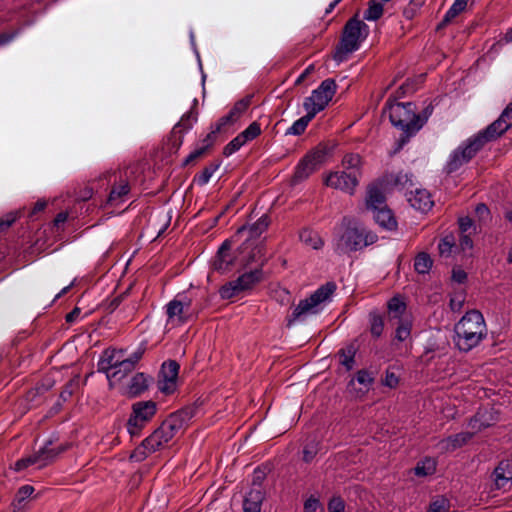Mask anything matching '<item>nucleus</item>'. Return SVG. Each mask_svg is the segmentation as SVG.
Masks as SVG:
<instances>
[{
	"label": "nucleus",
	"mask_w": 512,
	"mask_h": 512,
	"mask_svg": "<svg viewBox=\"0 0 512 512\" xmlns=\"http://www.w3.org/2000/svg\"><path fill=\"white\" fill-rule=\"evenodd\" d=\"M454 342L460 351L468 352L487 335L485 320L481 312L471 310L458 321L454 328Z\"/></svg>",
	"instance_id": "f257e3e1"
},
{
	"label": "nucleus",
	"mask_w": 512,
	"mask_h": 512,
	"mask_svg": "<svg viewBox=\"0 0 512 512\" xmlns=\"http://www.w3.org/2000/svg\"><path fill=\"white\" fill-rule=\"evenodd\" d=\"M369 32L368 25L364 20H360L357 14L351 17L342 29L340 41L332 56L333 60L337 64L347 61L349 56L360 48Z\"/></svg>",
	"instance_id": "f03ea898"
},
{
	"label": "nucleus",
	"mask_w": 512,
	"mask_h": 512,
	"mask_svg": "<svg viewBox=\"0 0 512 512\" xmlns=\"http://www.w3.org/2000/svg\"><path fill=\"white\" fill-rule=\"evenodd\" d=\"M343 233L335 243L337 254H346L364 249L377 242L378 236L353 219L344 217L341 222Z\"/></svg>",
	"instance_id": "7ed1b4c3"
},
{
	"label": "nucleus",
	"mask_w": 512,
	"mask_h": 512,
	"mask_svg": "<svg viewBox=\"0 0 512 512\" xmlns=\"http://www.w3.org/2000/svg\"><path fill=\"white\" fill-rule=\"evenodd\" d=\"M416 106L412 102L395 103L389 106V119L391 124L402 131L397 140L395 152L400 151L420 129L421 125L417 123Z\"/></svg>",
	"instance_id": "20e7f679"
},
{
	"label": "nucleus",
	"mask_w": 512,
	"mask_h": 512,
	"mask_svg": "<svg viewBox=\"0 0 512 512\" xmlns=\"http://www.w3.org/2000/svg\"><path fill=\"white\" fill-rule=\"evenodd\" d=\"M490 141L482 130L463 141L449 155L444 166L445 172L452 174L458 171L463 165L469 163L484 145Z\"/></svg>",
	"instance_id": "39448f33"
},
{
	"label": "nucleus",
	"mask_w": 512,
	"mask_h": 512,
	"mask_svg": "<svg viewBox=\"0 0 512 512\" xmlns=\"http://www.w3.org/2000/svg\"><path fill=\"white\" fill-rule=\"evenodd\" d=\"M336 284L329 281L321 285L309 297L299 301L298 305L294 307L291 315L287 318V326H292L295 322L303 321L307 316L319 312L320 305L327 301L332 294L336 291Z\"/></svg>",
	"instance_id": "423d86ee"
},
{
	"label": "nucleus",
	"mask_w": 512,
	"mask_h": 512,
	"mask_svg": "<svg viewBox=\"0 0 512 512\" xmlns=\"http://www.w3.org/2000/svg\"><path fill=\"white\" fill-rule=\"evenodd\" d=\"M57 438H50L34 454L21 458L15 462V470L21 471L29 466L35 465L42 469L56 460V458L68 448V444L56 445Z\"/></svg>",
	"instance_id": "0eeeda50"
},
{
	"label": "nucleus",
	"mask_w": 512,
	"mask_h": 512,
	"mask_svg": "<svg viewBox=\"0 0 512 512\" xmlns=\"http://www.w3.org/2000/svg\"><path fill=\"white\" fill-rule=\"evenodd\" d=\"M264 264L265 261L262 260L259 266L254 270L245 272L241 274L237 279L225 283L219 289L220 297L224 300H228L253 290L254 287L264 279Z\"/></svg>",
	"instance_id": "6e6552de"
},
{
	"label": "nucleus",
	"mask_w": 512,
	"mask_h": 512,
	"mask_svg": "<svg viewBox=\"0 0 512 512\" xmlns=\"http://www.w3.org/2000/svg\"><path fill=\"white\" fill-rule=\"evenodd\" d=\"M167 323L173 325H184L193 318H196L202 310L201 306L193 305V299L186 293L177 294L165 306Z\"/></svg>",
	"instance_id": "1a4fd4ad"
},
{
	"label": "nucleus",
	"mask_w": 512,
	"mask_h": 512,
	"mask_svg": "<svg viewBox=\"0 0 512 512\" xmlns=\"http://www.w3.org/2000/svg\"><path fill=\"white\" fill-rule=\"evenodd\" d=\"M336 89L337 84L334 79L327 78L322 81L318 88L313 90L309 97L305 98L303 106L306 112L315 117L316 114L324 110L329 101L332 100Z\"/></svg>",
	"instance_id": "9d476101"
},
{
	"label": "nucleus",
	"mask_w": 512,
	"mask_h": 512,
	"mask_svg": "<svg viewBox=\"0 0 512 512\" xmlns=\"http://www.w3.org/2000/svg\"><path fill=\"white\" fill-rule=\"evenodd\" d=\"M172 439L164 427L160 425L132 452L131 458L136 461H143L148 455L161 449Z\"/></svg>",
	"instance_id": "9b49d317"
},
{
	"label": "nucleus",
	"mask_w": 512,
	"mask_h": 512,
	"mask_svg": "<svg viewBox=\"0 0 512 512\" xmlns=\"http://www.w3.org/2000/svg\"><path fill=\"white\" fill-rule=\"evenodd\" d=\"M197 408L194 406H187L171 413L161 425L173 438L178 432L184 430L189 421L195 416Z\"/></svg>",
	"instance_id": "f8f14e48"
},
{
	"label": "nucleus",
	"mask_w": 512,
	"mask_h": 512,
	"mask_svg": "<svg viewBox=\"0 0 512 512\" xmlns=\"http://www.w3.org/2000/svg\"><path fill=\"white\" fill-rule=\"evenodd\" d=\"M322 158L323 154L320 151L306 154L296 165L291 184L297 185L307 180L317 170Z\"/></svg>",
	"instance_id": "ddd939ff"
},
{
	"label": "nucleus",
	"mask_w": 512,
	"mask_h": 512,
	"mask_svg": "<svg viewBox=\"0 0 512 512\" xmlns=\"http://www.w3.org/2000/svg\"><path fill=\"white\" fill-rule=\"evenodd\" d=\"M360 175L361 173L346 171L332 172L327 176L325 184L352 195L359 184Z\"/></svg>",
	"instance_id": "4468645a"
},
{
	"label": "nucleus",
	"mask_w": 512,
	"mask_h": 512,
	"mask_svg": "<svg viewBox=\"0 0 512 512\" xmlns=\"http://www.w3.org/2000/svg\"><path fill=\"white\" fill-rule=\"evenodd\" d=\"M512 127V101L506 106L497 120L492 122L482 131L488 140H495Z\"/></svg>",
	"instance_id": "2eb2a0df"
},
{
	"label": "nucleus",
	"mask_w": 512,
	"mask_h": 512,
	"mask_svg": "<svg viewBox=\"0 0 512 512\" xmlns=\"http://www.w3.org/2000/svg\"><path fill=\"white\" fill-rule=\"evenodd\" d=\"M113 176L114 181L107 202L111 206H118L127 200V197L131 190V185L126 174L117 175L116 173H114Z\"/></svg>",
	"instance_id": "dca6fc26"
},
{
	"label": "nucleus",
	"mask_w": 512,
	"mask_h": 512,
	"mask_svg": "<svg viewBox=\"0 0 512 512\" xmlns=\"http://www.w3.org/2000/svg\"><path fill=\"white\" fill-rule=\"evenodd\" d=\"M125 350L123 349H105L98 360L97 370L104 373L108 380H110V373L118 366V362L124 356Z\"/></svg>",
	"instance_id": "f3484780"
},
{
	"label": "nucleus",
	"mask_w": 512,
	"mask_h": 512,
	"mask_svg": "<svg viewBox=\"0 0 512 512\" xmlns=\"http://www.w3.org/2000/svg\"><path fill=\"white\" fill-rule=\"evenodd\" d=\"M493 479L497 489H508L512 486V463L501 461L494 469Z\"/></svg>",
	"instance_id": "a211bd4d"
},
{
	"label": "nucleus",
	"mask_w": 512,
	"mask_h": 512,
	"mask_svg": "<svg viewBox=\"0 0 512 512\" xmlns=\"http://www.w3.org/2000/svg\"><path fill=\"white\" fill-rule=\"evenodd\" d=\"M197 117L192 111L185 113L180 121L172 129V137L175 139L173 146L179 148L183 142L184 133L190 130Z\"/></svg>",
	"instance_id": "6ab92c4d"
},
{
	"label": "nucleus",
	"mask_w": 512,
	"mask_h": 512,
	"mask_svg": "<svg viewBox=\"0 0 512 512\" xmlns=\"http://www.w3.org/2000/svg\"><path fill=\"white\" fill-rule=\"evenodd\" d=\"M252 96L247 95L244 98L238 100L234 106L231 108L229 113L225 116H222L218 121L220 125L226 126L229 124H233L236 122L248 109L251 104Z\"/></svg>",
	"instance_id": "aec40b11"
},
{
	"label": "nucleus",
	"mask_w": 512,
	"mask_h": 512,
	"mask_svg": "<svg viewBox=\"0 0 512 512\" xmlns=\"http://www.w3.org/2000/svg\"><path fill=\"white\" fill-rule=\"evenodd\" d=\"M264 492L261 487H252L244 498V512H261Z\"/></svg>",
	"instance_id": "412c9836"
},
{
	"label": "nucleus",
	"mask_w": 512,
	"mask_h": 512,
	"mask_svg": "<svg viewBox=\"0 0 512 512\" xmlns=\"http://www.w3.org/2000/svg\"><path fill=\"white\" fill-rule=\"evenodd\" d=\"M408 201L413 208L421 212L429 211L434 204L431 194L426 189H416L408 198Z\"/></svg>",
	"instance_id": "4be33fe9"
},
{
	"label": "nucleus",
	"mask_w": 512,
	"mask_h": 512,
	"mask_svg": "<svg viewBox=\"0 0 512 512\" xmlns=\"http://www.w3.org/2000/svg\"><path fill=\"white\" fill-rule=\"evenodd\" d=\"M230 248V242L228 240H225L218 249L217 256L213 262L214 270L222 273L229 270L230 266L233 263V258L229 254Z\"/></svg>",
	"instance_id": "5701e85b"
},
{
	"label": "nucleus",
	"mask_w": 512,
	"mask_h": 512,
	"mask_svg": "<svg viewBox=\"0 0 512 512\" xmlns=\"http://www.w3.org/2000/svg\"><path fill=\"white\" fill-rule=\"evenodd\" d=\"M157 411V405L154 401H139L132 405V415L142 421L149 423Z\"/></svg>",
	"instance_id": "b1692460"
},
{
	"label": "nucleus",
	"mask_w": 512,
	"mask_h": 512,
	"mask_svg": "<svg viewBox=\"0 0 512 512\" xmlns=\"http://www.w3.org/2000/svg\"><path fill=\"white\" fill-rule=\"evenodd\" d=\"M386 206V198L382 190L376 185L370 186L366 196L367 209L374 212Z\"/></svg>",
	"instance_id": "393cba45"
},
{
	"label": "nucleus",
	"mask_w": 512,
	"mask_h": 512,
	"mask_svg": "<svg viewBox=\"0 0 512 512\" xmlns=\"http://www.w3.org/2000/svg\"><path fill=\"white\" fill-rule=\"evenodd\" d=\"M373 213V218L375 222L382 228L386 230H395L397 227V221L393 215L391 209L388 206L376 210Z\"/></svg>",
	"instance_id": "a878e982"
},
{
	"label": "nucleus",
	"mask_w": 512,
	"mask_h": 512,
	"mask_svg": "<svg viewBox=\"0 0 512 512\" xmlns=\"http://www.w3.org/2000/svg\"><path fill=\"white\" fill-rule=\"evenodd\" d=\"M494 418L490 411L479 410L469 421V426L473 430V433L482 431L485 428L490 427L493 424Z\"/></svg>",
	"instance_id": "bb28decb"
},
{
	"label": "nucleus",
	"mask_w": 512,
	"mask_h": 512,
	"mask_svg": "<svg viewBox=\"0 0 512 512\" xmlns=\"http://www.w3.org/2000/svg\"><path fill=\"white\" fill-rule=\"evenodd\" d=\"M473 436V432H460L443 439L441 445L447 451H454L465 445Z\"/></svg>",
	"instance_id": "cd10ccee"
},
{
	"label": "nucleus",
	"mask_w": 512,
	"mask_h": 512,
	"mask_svg": "<svg viewBox=\"0 0 512 512\" xmlns=\"http://www.w3.org/2000/svg\"><path fill=\"white\" fill-rule=\"evenodd\" d=\"M270 224L269 216L264 214L262 215L255 223L249 226H242L237 230L238 234H242L248 231V238H255L260 236Z\"/></svg>",
	"instance_id": "c85d7f7f"
},
{
	"label": "nucleus",
	"mask_w": 512,
	"mask_h": 512,
	"mask_svg": "<svg viewBox=\"0 0 512 512\" xmlns=\"http://www.w3.org/2000/svg\"><path fill=\"white\" fill-rule=\"evenodd\" d=\"M150 378L144 373L135 374L128 386V394L130 397H137L145 392L149 387Z\"/></svg>",
	"instance_id": "c756f323"
},
{
	"label": "nucleus",
	"mask_w": 512,
	"mask_h": 512,
	"mask_svg": "<svg viewBox=\"0 0 512 512\" xmlns=\"http://www.w3.org/2000/svg\"><path fill=\"white\" fill-rule=\"evenodd\" d=\"M387 307L389 322L391 324L403 321L402 316L406 311V304L399 297H393L390 299Z\"/></svg>",
	"instance_id": "7c9ffc66"
},
{
	"label": "nucleus",
	"mask_w": 512,
	"mask_h": 512,
	"mask_svg": "<svg viewBox=\"0 0 512 512\" xmlns=\"http://www.w3.org/2000/svg\"><path fill=\"white\" fill-rule=\"evenodd\" d=\"M357 351L358 347L354 343H350L339 350L338 354L340 358V364L344 366L347 371H350L354 368Z\"/></svg>",
	"instance_id": "2f4dec72"
},
{
	"label": "nucleus",
	"mask_w": 512,
	"mask_h": 512,
	"mask_svg": "<svg viewBox=\"0 0 512 512\" xmlns=\"http://www.w3.org/2000/svg\"><path fill=\"white\" fill-rule=\"evenodd\" d=\"M299 238L301 242L314 250L321 249L324 245L319 234L310 228H303L299 233Z\"/></svg>",
	"instance_id": "473e14b6"
},
{
	"label": "nucleus",
	"mask_w": 512,
	"mask_h": 512,
	"mask_svg": "<svg viewBox=\"0 0 512 512\" xmlns=\"http://www.w3.org/2000/svg\"><path fill=\"white\" fill-rule=\"evenodd\" d=\"M370 333L374 338H379L384 330V318L376 311L369 313Z\"/></svg>",
	"instance_id": "72a5a7b5"
},
{
	"label": "nucleus",
	"mask_w": 512,
	"mask_h": 512,
	"mask_svg": "<svg viewBox=\"0 0 512 512\" xmlns=\"http://www.w3.org/2000/svg\"><path fill=\"white\" fill-rule=\"evenodd\" d=\"M314 118L310 113L306 112V115L302 116L298 120H296L291 127H289L286 131V135H295L300 136L302 135L309 122Z\"/></svg>",
	"instance_id": "f704fd0d"
},
{
	"label": "nucleus",
	"mask_w": 512,
	"mask_h": 512,
	"mask_svg": "<svg viewBox=\"0 0 512 512\" xmlns=\"http://www.w3.org/2000/svg\"><path fill=\"white\" fill-rule=\"evenodd\" d=\"M433 265V260L430 255L425 252L419 253L415 257L414 268L415 271L419 274H427L431 270Z\"/></svg>",
	"instance_id": "c9c22d12"
},
{
	"label": "nucleus",
	"mask_w": 512,
	"mask_h": 512,
	"mask_svg": "<svg viewBox=\"0 0 512 512\" xmlns=\"http://www.w3.org/2000/svg\"><path fill=\"white\" fill-rule=\"evenodd\" d=\"M219 167V162L210 163L200 173L195 175L193 181L196 182L199 186L206 185Z\"/></svg>",
	"instance_id": "e433bc0d"
},
{
	"label": "nucleus",
	"mask_w": 512,
	"mask_h": 512,
	"mask_svg": "<svg viewBox=\"0 0 512 512\" xmlns=\"http://www.w3.org/2000/svg\"><path fill=\"white\" fill-rule=\"evenodd\" d=\"M135 367H133L124 356L118 362V366L113 370V373H110V380L120 381L124 377H126L129 373H131Z\"/></svg>",
	"instance_id": "4c0bfd02"
},
{
	"label": "nucleus",
	"mask_w": 512,
	"mask_h": 512,
	"mask_svg": "<svg viewBox=\"0 0 512 512\" xmlns=\"http://www.w3.org/2000/svg\"><path fill=\"white\" fill-rule=\"evenodd\" d=\"M436 471V462L432 458H425L417 463L414 468V473L416 476L425 477L428 475H432Z\"/></svg>",
	"instance_id": "58836bf2"
},
{
	"label": "nucleus",
	"mask_w": 512,
	"mask_h": 512,
	"mask_svg": "<svg viewBox=\"0 0 512 512\" xmlns=\"http://www.w3.org/2000/svg\"><path fill=\"white\" fill-rule=\"evenodd\" d=\"M342 165L345 170L355 173H361L360 169L362 166L361 156L357 153L346 154L342 159Z\"/></svg>",
	"instance_id": "ea45409f"
},
{
	"label": "nucleus",
	"mask_w": 512,
	"mask_h": 512,
	"mask_svg": "<svg viewBox=\"0 0 512 512\" xmlns=\"http://www.w3.org/2000/svg\"><path fill=\"white\" fill-rule=\"evenodd\" d=\"M180 366L175 360L165 361L159 372V377L169 378V379H178Z\"/></svg>",
	"instance_id": "a19ab883"
},
{
	"label": "nucleus",
	"mask_w": 512,
	"mask_h": 512,
	"mask_svg": "<svg viewBox=\"0 0 512 512\" xmlns=\"http://www.w3.org/2000/svg\"><path fill=\"white\" fill-rule=\"evenodd\" d=\"M439 253L442 257H449L457 249L456 240L453 235H446L438 244Z\"/></svg>",
	"instance_id": "79ce46f5"
},
{
	"label": "nucleus",
	"mask_w": 512,
	"mask_h": 512,
	"mask_svg": "<svg viewBox=\"0 0 512 512\" xmlns=\"http://www.w3.org/2000/svg\"><path fill=\"white\" fill-rule=\"evenodd\" d=\"M383 5L376 0L368 2V8L364 12V20L376 21L383 15Z\"/></svg>",
	"instance_id": "37998d69"
},
{
	"label": "nucleus",
	"mask_w": 512,
	"mask_h": 512,
	"mask_svg": "<svg viewBox=\"0 0 512 512\" xmlns=\"http://www.w3.org/2000/svg\"><path fill=\"white\" fill-rule=\"evenodd\" d=\"M355 380L369 391L375 381V374L368 369H360L355 374Z\"/></svg>",
	"instance_id": "c03bdc74"
},
{
	"label": "nucleus",
	"mask_w": 512,
	"mask_h": 512,
	"mask_svg": "<svg viewBox=\"0 0 512 512\" xmlns=\"http://www.w3.org/2000/svg\"><path fill=\"white\" fill-rule=\"evenodd\" d=\"M147 424V422L142 421L131 414L127 421V431L132 438L140 437L142 430Z\"/></svg>",
	"instance_id": "a18cd8bd"
},
{
	"label": "nucleus",
	"mask_w": 512,
	"mask_h": 512,
	"mask_svg": "<svg viewBox=\"0 0 512 512\" xmlns=\"http://www.w3.org/2000/svg\"><path fill=\"white\" fill-rule=\"evenodd\" d=\"M223 127L224 126L220 125L219 121L212 124L211 131L201 140V146L208 151L216 142L217 136L222 131Z\"/></svg>",
	"instance_id": "49530a36"
},
{
	"label": "nucleus",
	"mask_w": 512,
	"mask_h": 512,
	"mask_svg": "<svg viewBox=\"0 0 512 512\" xmlns=\"http://www.w3.org/2000/svg\"><path fill=\"white\" fill-rule=\"evenodd\" d=\"M392 325H397L396 331H395V338L398 341L403 342L410 336L411 324L409 321L403 320L400 322H394V323H392Z\"/></svg>",
	"instance_id": "de8ad7c7"
},
{
	"label": "nucleus",
	"mask_w": 512,
	"mask_h": 512,
	"mask_svg": "<svg viewBox=\"0 0 512 512\" xmlns=\"http://www.w3.org/2000/svg\"><path fill=\"white\" fill-rule=\"evenodd\" d=\"M79 385V376H75L70 379L64 386L63 390L60 392V399L63 402H66L70 399V397L74 394L75 390Z\"/></svg>",
	"instance_id": "09e8293b"
},
{
	"label": "nucleus",
	"mask_w": 512,
	"mask_h": 512,
	"mask_svg": "<svg viewBox=\"0 0 512 512\" xmlns=\"http://www.w3.org/2000/svg\"><path fill=\"white\" fill-rule=\"evenodd\" d=\"M157 387L160 392L170 395L174 393L177 388V380L158 376Z\"/></svg>",
	"instance_id": "8fccbe9b"
},
{
	"label": "nucleus",
	"mask_w": 512,
	"mask_h": 512,
	"mask_svg": "<svg viewBox=\"0 0 512 512\" xmlns=\"http://www.w3.org/2000/svg\"><path fill=\"white\" fill-rule=\"evenodd\" d=\"M239 134L243 139H245V143L252 141L261 134L260 124L254 121Z\"/></svg>",
	"instance_id": "3c124183"
},
{
	"label": "nucleus",
	"mask_w": 512,
	"mask_h": 512,
	"mask_svg": "<svg viewBox=\"0 0 512 512\" xmlns=\"http://www.w3.org/2000/svg\"><path fill=\"white\" fill-rule=\"evenodd\" d=\"M450 502L445 497H437L430 503L429 512H450Z\"/></svg>",
	"instance_id": "603ef678"
},
{
	"label": "nucleus",
	"mask_w": 512,
	"mask_h": 512,
	"mask_svg": "<svg viewBox=\"0 0 512 512\" xmlns=\"http://www.w3.org/2000/svg\"><path fill=\"white\" fill-rule=\"evenodd\" d=\"M245 139L238 134L235 138H233L223 149L224 156L228 157L238 151L242 146H244Z\"/></svg>",
	"instance_id": "864d4df0"
},
{
	"label": "nucleus",
	"mask_w": 512,
	"mask_h": 512,
	"mask_svg": "<svg viewBox=\"0 0 512 512\" xmlns=\"http://www.w3.org/2000/svg\"><path fill=\"white\" fill-rule=\"evenodd\" d=\"M463 10L461 7L452 4V6L445 13L442 21L437 25V30L444 28L447 24H449L455 17H457Z\"/></svg>",
	"instance_id": "5fc2aeb1"
},
{
	"label": "nucleus",
	"mask_w": 512,
	"mask_h": 512,
	"mask_svg": "<svg viewBox=\"0 0 512 512\" xmlns=\"http://www.w3.org/2000/svg\"><path fill=\"white\" fill-rule=\"evenodd\" d=\"M423 4V1L422 0H411L407 6L404 8L403 10V16L407 19V20H412L416 15L417 13L420 11V8Z\"/></svg>",
	"instance_id": "6e6d98bb"
},
{
	"label": "nucleus",
	"mask_w": 512,
	"mask_h": 512,
	"mask_svg": "<svg viewBox=\"0 0 512 512\" xmlns=\"http://www.w3.org/2000/svg\"><path fill=\"white\" fill-rule=\"evenodd\" d=\"M319 452V443L316 441H312L307 443L303 448V461L306 463H310L317 453Z\"/></svg>",
	"instance_id": "4d7b16f0"
},
{
	"label": "nucleus",
	"mask_w": 512,
	"mask_h": 512,
	"mask_svg": "<svg viewBox=\"0 0 512 512\" xmlns=\"http://www.w3.org/2000/svg\"><path fill=\"white\" fill-rule=\"evenodd\" d=\"M304 512H324V508L318 498L310 496L304 502Z\"/></svg>",
	"instance_id": "13d9d810"
},
{
	"label": "nucleus",
	"mask_w": 512,
	"mask_h": 512,
	"mask_svg": "<svg viewBox=\"0 0 512 512\" xmlns=\"http://www.w3.org/2000/svg\"><path fill=\"white\" fill-rule=\"evenodd\" d=\"M19 218V212H9L0 219V231L4 232Z\"/></svg>",
	"instance_id": "bf43d9fd"
},
{
	"label": "nucleus",
	"mask_w": 512,
	"mask_h": 512,
	"mask_svg": "<svg viewBox=\"0 0 512 512\" xmlns=\"http://www.w3.org/2000/svg\"><path fill=\"white\" fill-rule=\"evenodd\" d=\"M208 151L202 147L201 145L197 148H195L191 153L188 154V156L183 161V166H188L201 157H203Z\"/></svg>",
	"instance_id": "052dcab7"
},
{
	"label": "nucleus",
	"mask_w": 512,
	"mask_h": 512,
	"mask_svg": "<svg viewBox=\"0 0 512 512\" xmlns=\"http://www.w3.org/2000/svg\"><path fill=\"white\" fill-rule=\"evenodd\" d=\"M146 351V342H143L139 347L128 357L125 358L133 367L141 360Z\"/></svg>",
	"instance_id": "680f3d73"
},
{
	"label": "nucleus",
	"mask_w": 512,
	"mask_h": 512,
	"mask_svg": "<svg viewBox=\"0 0 512 512\" xmlns=\"http://www.w3.org/2000/svg\"><path fill=\"white\" fill-rule=\"evenodd\" d=\"M34 490H35L34 487L31 485L21 486L15 495V500L19 504L22 503L23 501L28 499L33 494Z\"/></svg>",
	"instance_id": "e2e57ef3"
},
{
	"label": "nucleus",
	"mask_w": 512,
	"mask_h": 512,
	"mask_svg": "<svg viewBox=\"0 0 512 512\" xmlns=\"http://www.w3.org/2000/svg\"><path fill=\"white\" fill-rule=\"evenodd\" d=\"M382 384L391 389L396 388L399 384V377L393 371L387 369Z\"/></svg>",
	"instance_id": "0e129e2a"
},
{
	"label": "nucleus",
	"mask_w": 512,
	"mask_h": 512,
	"mask_svg": "<svg viewBox=\"0 0 512 512\" xmlns=\"http://www.w3.org/2000/svg\"><path fill=\"white\" fill-rule=\"evenodd\" d=\"M345 503L340 497H333L328 503L329 512H344Z\"/></svg>",
	"instance_id": "69168bd1"
},
{
	"label": "nucleus",
	"mask_w": 512,
	"mask_h": 512,
	"mask_svg": "<svg viewBox=\"0 0 512 512\" xmlns=\"http://www.w3.org/2000/svg\"><path fill=\"white\" fill-rule=\"evenodd\" d=\"M433 111L434 106L432 103H429L420 114H417V123L421 125V128L427 122L428 118L432 115Z\"/></svg>",
	"instance_id": "338daca9"
},
{
	"label": "nucleus",
	"mask_w": 512,
	"mask_h": 512,
	"mask_svg": "<svg viewBox=\"0 0 512 512\" xmlns=\"http://www.w3.org/2000/svg\"><path fill=\"white\" fill-rule=\"evenodd\" d=\"M452 280L462 284L467 280V273L461 268H454L452 270Z\"/></svg>",
	"instance_id": "774afa93"
}]
</instances>
